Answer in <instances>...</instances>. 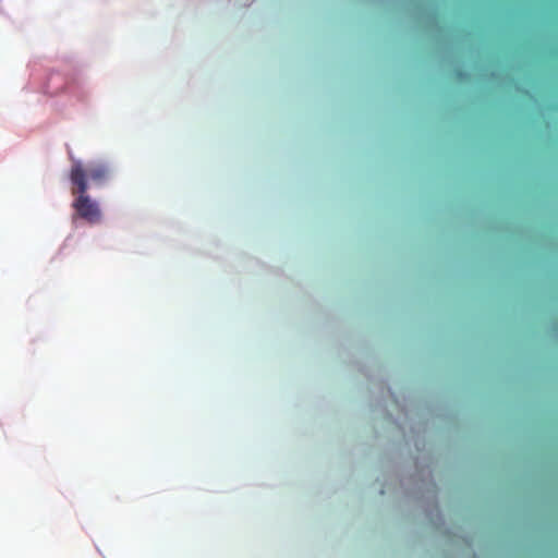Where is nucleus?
<instances>
[{"label":"nucleus","mask_w":558,"mask_h":558,"mask_svg":"<svg viewBox=\"0 0 558 558\" xmlns=\"http://www.w3.org/2000/svg\"><path fill=\"white\" fill-rule=\"evenodd\" d=\"M110 178V169L106 163H89L87 167L76 160L71 166L69 179L72 184L71 193L74 197L72 207L75 215L90 225H97L102 220L99 204L88 194V181L96 185H102Z\"/></svg>","instance_id":"obj_1"}]
</instances>
